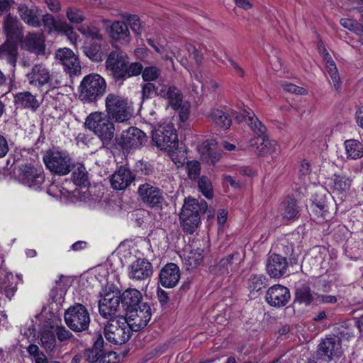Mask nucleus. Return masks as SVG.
Returning a JSON list of instances; mask_svg holds the SVG:
<instances>
[{
  "label": "nucleus",
  "mask_w": 363,
  "mask_h": 363,
  "mask_svg": "<svg viewBox=\"0 0 363 363\" xmlns=\"http://www.w3.org/2000/svg\"><path fill=\"white\" fill-rule=\"evenodd\" d=\"M249 110H244L240 115L235 116L238 122L241 123L245 121L250 127L252 130L257 135V138L250 140V145L255 148V151L259 155H272L278 150L277 143L274 140L270 139L266 135V127L261 123L257 117L250 113Z\"/></svg>",
  "instance_id": "1"
},
{
  "label": "nucleus",
  "mask_w": 363,
  "mask_h": 363,
  "mask_svg": "<svg viewBox=\"0 0 363 363\" xmlns=\"http://www.w3.org/2000/svg\"><path fill=\"white\" fill-rule=\"evenodd\" d=\"M207 207V203L203 200L199 201L190 197L185 199L180 213L181 224L185 233L192 234L197 229L201 214L206 212Z\"/></svg>",
  "instance_id": "2"
},
{
  "label": "nucleus",
  "mask_w": 363,
  "mask_h": 363,
  "mask_svg": "<svg viewBox=\"0 0 363 363\" xmlns=\"http://www.w3.org/2000/svg\"><path fill=\"white\" fill-rule=\"evenodd\" d=\"M106 90L105 79L98 74H89L80 82L79 99L84 104L94 103L105 94Z\"/></svg>",
  "instance_id": "3"
},
{
  "label": "nucleus",
  "mask_w": 363,
  "mask_h": 363,
  "mask_svg": "<svg viewBox=\"0 0 363 363\" xmlns=\"http://www.w3.org/2000/svg\"><path fill=\"white\" fill-rule=\"evenodd\" d=\"M110 118L102 112H94L86 118L85 126L93 131L103 143L108 145L114 137L115 127Z\"/></svg>",
  "instance_id": "4"
},
{
  "label": "nucleus",
  "mask_w": 363,
  "mask_h": 363,
  "mask_svg": "<svg viewBox=\"0 0 363 363\" xmlns=\"http://www.w3.org/2000/svg\"><path fill=\"white\" fill-rule=\"evenodd\" d=\"M134 329L123 315L112 319L104 326V334L106 340L113 345H121L128 342Z\"/></svg>",
  "instance_id": "5"
},
{
  "label": "nucleus",
  "mask_w": 363,
  "mask_h": 363,
  "mask_svg": "<svg viewBox=\"0 0 363 363\" xmlns=\"http://www.w3.org/2000/svg\"><path fill=\"white\" fill-rule=\"evenodd\" d=\"M106 111L108 118L116 123H125L132 117V108L126 98L116 94H109L105 100Z\"/></svg>",
  "instance_id": "6"
},
{
  "label": "nucleus",
  "mask_w": 363,
  "mask_h": 363,
  "mask_svg": "<svg viewBox=\"0 0 363 363\" xmlns=\"http://www.w3.org/2000/svg\"><path fill=\"white\" fill-rule=\"evenodd\" d=\"M64 320L67 326L76 333L88 330L91 322L90 314L87 308L79 303L70 306L65 311Z\"/></svg>",
  "instance_id": "7"
},
{
  "label": "nucleus",
  "mask_w": 363,
  "mask_h": 363,
  "mask_svg": "<svg viewBox=\"0 0 363 363\" xmlns=\"http://www.w3.org/2000/svg\"><path fill=\"white\" fill-rule=\"evenodd\" d=\"M152 142L161 150L172 151L177 149L179 140L173 124L164 123L155 128L152 133Z\"/></svg>",
  "instance_id": "8"
},
{
  "label": "nucleus",
  "mask_w": 363,
  "mask_h": 363,
  "mask_svg": "<svg viewBox=\"0 0 363 363\" xmlns=\"http://www.w3.org/2000/svg\"><path fill=\"white\" fill-rule=\"evenodd\" d=\"M345 336L344 332H335L326 335L318 345V354L321 358L327 359L328 362L340 358L343 353L342 341Z\"/></svg>",
  "instance_id": "9"
},
{
  "label": "nucleus",
  "mask_w": 363,
  "mask_h": 363,
  "mask_svg": "<svg viewBox=\"0 0 363 363\" xmlns=\"http://www.w3.org/2000/svg\"><path fill=\"white\" fill-rule=\"evenodd\" d=\"M43 159L45 167L51 172L64 176L70 172L71 158L65 151L49 150Z\"/></svg>",
  "instance_id": "10"
},
{
  "label": "nucleus",
  "mask_w": 363,
  "mask_h": 363,
  "mask_svg": "<svg viewBox=\"0 0 363 363\" xmlns=\"http://www.w3.org/2000/svg\"><path fill=\"white\" fill-rule=\"evenodd\" d=\"M100 294L101 298L99 301L98 308L101 316L108 320L121 317V315H117L121 303L119 291L104 289Z\"/></svg>",
  "instance_id": "11"
},
{
  "label": "nucleus",
  "mask_w": 363,
  "mask_h": 363,
  "mask_svg": "<svg viewBox=\"0 0 363 363\" xmlns=\"http://www.w3.org/2000/svg\"><path fill=\"white\" fill-rule=\"evenodd\" d=\"M26 77L30 85L37 87H42L48 84L54 89L60 84V81L55 79L54 75L43 64L35 65L27 73Z\"/></svg>",
  "instance_id": "12"
},
{
  "label": "nucleus",
  "mask_w": 363,
  "mask_h": 363,
  "mask_svg": "<svg viewBox=\"0 0 363 363\" xmlns=\"http://www.w3.org/2000/svg\"><path fill=\"white\" fill-rule=\"evenodd\" d=\"M128 64L127 55L121 50L111 51L106 61V68L116 81L124 80L126 65Z\"/></svg>",
  "instance_id": "13"
},
{
  "label": "nucleus",
  "mask_w": 363,
  "mask_h": 363,
  "mask_svg": "<svg viewBox=\"0 0 363 363\" xmlns=\"http://www.w3.org/2000/svg\"><path fill=\"white\" fill-rule=\"evenodd\" d=\"M138 194L141 201L150 208H162L165 202L162 190L148 183H144L139 186Z\"/></svg>",
  "instance_id": "14"
},
{
  "label": "nucleus",
  "mask_w": 363,
  "mask_h": 363,
  "mask_svg": "<svg viewBox=\"0 0 363 363\" xmlns=\"http://www.w3.org/2000/svg\"><path fill=\"white\" fill-rule=\"evenodd\" d=\"M147 141L145 133L136 127H130L123 130L118 139V145L126 151L133 148H139Z\"/></svg>",
  "instance_id": "15"
},
{
  "label": "nucleus",
  "mask_w": 363,
  "mask_h": 363,
  "mask_svg": "<svg viewBox=\"0 0 363 363\" xmlns=\"http://www.w3.org/2000/svg\"><path fill=\"white\" fill-rule=\"evenodd\" d=\"M18 177L22 184L35 190L40 189L45 181L42 169L28 164L21 166Z\"/></svg>",
  "instance_id": "16"
},
{
  "label": "nucleus",
  "mask_w": 363,
  "mask_h": 363,
  "mask_svg": "<svg viewBox=\"0 0 363 363\" xmlns=\"http://www.w3.org/2000/svg\"><path fill=\"white\" fill-rule=\"evenodd\" d=\"M56 61L61 64L70 76L80 73L81 66L77 55L67 48H60L55 52Z\"/></svg>",
  "instance_id": "17"
},
{
  "label": "nucleus",
  "mask_w": 363,
  "mask_h": 363,
  "mask_svg": "<svg viewBox=\"0 0 363 363\" xmlns=\"http://www.w3.org/2000/svg\"><path fill=\"white\" fill-rule=\"evenodd\" d=\"M152 316V311L150 305L143 303L131 312L128 313L124 318L130 322L134 330L137 331L144 328L150 321Z\"/></svg>",
  "instance_id": "18"
},
{
  "label": "nucleus",
  "mask_w": 363,
  "mask_h": 363,
  "mask_svg": "<svg viewBox=\"0 0 363 363\" xmlns=\"http://www.w3.org/2000/svg\"><path fill=\"white\" fill-rule=\"evenodd\" d=\"M291 298L289 289L281 284H275L268 289L265 296L266 302L274 307L285 306Z\"/></svg>",
  "instance_id": "19"
},
{
  "label": "nucleus",
  "mask_w": 363,
  "mask_h": 363,
  "mask_svg": "<svg viewBox=\"0 0 363 363\" xmlns=\"http://www.w3.org/2000/svg\"><path fill=\"white\" fill-rule=\"evenodd\" d=\"M152 273V264L144 258H138L128 267V277L133 280H147L151 277Z\"/></svg>",
  "instance_id": "20"
},
{
  "label": "nucleus",
  "mask_w": 363,
  "mask_h": 363,
  "mask_svg": "<svg viewBox=\"0 0 363 363\" xmlns=\"http://www.w3.org/2000/svg\"><path fill=\"white\" fill-rule=\"evenodd\" d=\"M119 297L125 315L139 307L143 303L142 301V294L135 289H127L121 294H119Z\"/></svg>",
  "instance_id": "21"
},
{
  "label": "nucleus",
  "mask_w": 363,
  "mask_h": 363,
  "mask_svg": "<svg viewBox=\"0 0 363 363\" xmlns=\"http://www.w3.org/2000/svg\"><path fill=\"white\" fill-rule=\"evenodd\" d=\"M287 268L286 257L277 254H272L268 257L266 269L271 277L280 278L286 273Z\"/></svg>",
  "instance_id": "22"
},
{
  "label": "nucleus",
  "mask_w": 363,
  "mask_h": 363,
  "mask_svg": "<svg viewBox=\"0 0 363 363\" xmlns=\"http://www.w3.org/2000/svg\"><path fill=\"white\" fill-rule=\"evenodd\" d=\"M17 11L21 18L27 25L33 28L41 26L40 11L36 6L20 4L17 6Z\"/></svg>",
  "instance_id": "23"
},
{
  "label": "nucleus",
  "mask_w": 363,
  "mask_h": 363,
  "mask_svg": "<svg viewBox=\"0 0 363 363\" xmlns=\"http://www.w3.org/2000/svg\"><path fill=\"white\" fill-rule=\"evenodd\" d=\"M180 279V270L174 263L166 264L160 271V283L165 288H173Z\"/></svg>",
  "instance_id": "24"
},
{
  "label": "nucleus",
  "mask_w": 363,
  "mask_h": 363,
  "mask_svg": "<svg viewBox=\"0 0 363 363\" xmlns=\"http://www.w3.org/2000/svg\"><path fill=\"white\" fill-rule=\"evenodd\" d=\"M135 180V175L124 167H120L111 176V184L116 190H124Z\"/></svg>",
  "instance_id": "25"
},
{
  "label": "nucleus",
  "mask_w": 363,
  "mask_h": 363,
  "mask_svg": "<svg viewBox=\"0 0 363 363\" xmlns=\"http://www.w3.org/2000/svg\"><path fill=\"white\" fill-rule=\"evenodd\" d=\"M23 48L35 54L40 55L45 53V37L42 33H28L23 41Z\"/></svg>",
  "instance_id": "26"
},
{
  "label": "nucleus",
  "mask_w": 363,
  "mask_h": 363,
  "mask_svg": "<svg viewBox=\"0 0 363 363\" xmlns=\"http://www.w3.org/2000/svg\"><path fill=\"white\" fill-rule=\"evenodd\" d=\"M158 96L167 99L169 106L174 109H179L182 107L183 94L174 86L163 85L158 91Z\"/></svg>",
  "instance_id": "27"
},
{
  "label": "nucleus",
  "mask_w": 363,
  "mask_h": 363,
  "mask_svg": "<svg viewBox=\"0 0 363 363\" xmlns=\"http://www.w3.org/2000/svg\"><path fill=\"white\" fill-rule=\"evenodd\" d=\"M14 104L18 108L35 111L40 106V102L35 95L30 91H21L15 94Z\"/></svg>",
  "instance_id": "28"
},
{
  "label": "nucleus",
  "mask_w": 363,
  "mask_h": 363,
  "mask_svg": "<svg viewBox=\"0 0 363 363\" xmlns=\"http://www.w3.org/2000/svg\"><path fill=\"white\" fill-rule=\"evenodd\" d=\"M238 262L239 253H232L222 258L212 270L220 275H228L237 269Z\"/></svg>",
  "instance_id": "29"
},
{
  "label": "nucleus",
  "mask_w": 363,
  "mask_h": 363,
  "mask_svg": "<svg viewBox=\"0 0 363 363\" xmlns=\"http://www.w3.org/2000/svg\"><path fill=\"white\" fill-rule=\"evenodd\" d=\"M103 41L86 40L82 47L84 55L92 62H99L104 60V53L102 50Z\"/></svg>",
  "instance_id": "30"
},
{
  "label": "nucleus",
  "mask_w": 363,
  "mask_h": 363,
  "mask_svg": "<svg viewBox=\"0 0 363 363\" xmlns=\"http://www.w3.org/2000/svg\"><path fill=\"white\" fill-rule=\"evenodd\" d=\"M206 117L211 123L223 130L228 129L232 124L229 116L219 109L211 110L206 114Z\"/></svg>",
  "instance_id": "31"
},
{
  "label": "nucleus",
  "mask_w": 363,
  "mask_h": 363,
  "mask_svg": "<svg viewBox=\"0 0 363 363\" xmlns=\"http://www.w3.org/2000/svg\"><path fill=\"white\" fill-rule=\"evenodd\" d=\"M331 203L330 196L326 195L316 194L311 205L312 211L324 219L327 218V213L329 211V206Z\"/></svg>",
  "instance_id": "32"
},
{
  "label": "nucleus",
  "mask_w": 363,
  "mask_h": 363,
  "mask_svg": "<svg viewBox=\"0 0 363 363\" xmlns=\"http://www.w3.org/2000/svg\"><path fill=\"white\" fill-rule=\"evenodd\" d=\"M18 54L16 44L10 40H6L3 45H0V58L6 60L8 63L15 66Z\"/></svg>",
  "instance_id": "33"
},
{
  "label": "nucleus",
  "mask_w": 363,
  "mask_h": 363,
  "mask_svg": "<svg viewBox=\"0 0 363 363\" xmlns=\"http://www.w3.org/2000/svg\"><path fill=\"white\" fill-rule=\"evenodd\" d=\"M56 342V337L52 328H44L40 332V344L46 353L50 354L54 351Z\"/></svg>",
  "instance_id": "34"
},
{
  "label": "nucleus",
  "mask_w": 363,
  "mask_h": 363,
  "mask_svg": "<svg viewBox=\"0 0 363 363\" xmlns=\"http://www.w3.org/2000/svg\"><path fill=\"white\" fill-rule=\"evenodd\" d=\"M316 293L312 292L307 285H301L296 288L295 293V301L305 306L315 303Z\"/></svg>",
  "instance_id": "35"
},
{
  "label": "nucleus",
  "mask_w": 363,
  "mask_h": 363,
  "mask_svg": "<svg viewBox=\"0 0 363 363\" xmlns=\"http://www.w3.org/2000/svg\"><path fill=\"white\" fill-rule=\"evenodd\" d=\"M110 34L113 40L127 43L129 42L130 32L128 27L123 21H115L111 26Z\"/></svg>",
  "instance_id": "36"
},
{
  "label": "nucleus",
  "mask_w": 363,
  "mask_h": 363,
  "mask_svg": "<svg viewBox=\"0 0 363 363\" xmlns=\"http://www.w3.org/2000/svg\"><path fill=\"white\" fill-rule=\"evenodd\" d=\"M4 30L9 39H17L21 33V23L16 17L9 14L4 20Z\"/></svg>",
  "instance_id": "37"
},
{
  "label": "nucleus",
  "mask_w": 363,
  "mask_h": 363,
  "mask_svg": "<svg viewBox=\"0 0 363 363\" xmlns=\"http://www.w3.org/2000/svg\"><path fill=\"white\" fill-rule=\"evenodd\" d=\"M3 263L4 260L0 259V290L4 289L6 296L11 299L14 295L16 287L9 286L10 280L13 279V274L3 268Z\"/></svg>",
  "instance_id": "38"
},
{
  "label": "nucleus",
  "mask_w": 363,
  "mask_h": 363,
  "mask_svg": "<svg viewBox=\"0 0 363 363\" xmlns=\"http://www.w3.org/2000/svg\"><path fill=\"white\" fill-rule=\"evenodd\" d=\"M331 186L334 194H341L347 192L351 186L352 180L343 174H334Z\"/></svg>",
  "instance_id": "39"
},
{
  "label": "nucleus",
  "mask_w": 363,
  "mask_h": 363,
  "mask_svg": "<svg viewBox=\"0 0 363 363\" xmlns=\"http://www.w3.org/2000/svg\"><path fill=\"white\" fill-rule=\"evenodd\" d=\"M281 212L283 218L286 219L295 218L299 212L296 201L293 198H287L281 203Z\"/></svg>",
  "instance_id": "40"
},
{
  "label": "nucleus",
  "mask_w": 363,
  "mask_h": 363,
  "mask_svg": "<svg viewBox=\"0 0 363 363\" xmlns=\"http://www.w3.org/2000/svg\"><path fill=\"white\" fill-rule=\"evenodd\" d=\"M346 154L348 158L357 160L363 155V145L357 140H347L345 142Z\"/></svg>",
  "instance_id": "41"
},
{
  "label": "nucleus",
  "mask_w": 363,
  "mask_h": 363,
  "mask_svg": "<svg viewBox=\"0 0 363 363\" xmlns=\"http://www.w3.org/2000/svg\"><path fill=\"white\" fill-rule=\"evenodd\" d=\"M78 31L90 40L104 41V36L100 33L99 28L94 24H84L77 28Z\"/></svg>",
  "instance_id": "42"
},
{
  "label": "nucleus",
  "mask_w": 363,
  "mask_h": 363,
  "mask_svg": "<svg viewBox=\"0 0 363 363\" xmlns=\"http://www.w3.org/2000/svg\"><path fill=\"white\" fill-rule=\"evenodd\" d=\"M72 179L78 186H86L88 182V172L83 164L78 163L72 172Z\"/></svg>",
  "instance_id": "43"
},
{
  "label": "nucleus",
  "mask_w": 363,
  "mask_h": 363,
  "mask_svg": "<svg viewBox=\"0 0 363 363\" xmlns=\"http://www.w3.org/2000/svg\"><path fill=\"white\" fill-rule=\"evenodd\" d=\"M55 32L66 35L72 42L77 40V35L74 30L73 26L65 21H60L57 23Z\"/></svg>",
  "instance_id": "44"
},
{
  "label": "nucleus",
  "mask_w": 363,
  "mask_h": 363,
  "mask_svg": "<svg viewBox=\"0 0 363 363\" xmlns=\"http://www.w3.org/2000/svg\"><path fill=\"white\" fill-rule=\"evenodd\" d=\"M267 285V279L262 274L252 275L248 280V287L250 291L258 292Z\"/></svg>",
  "instance_id": "45"
},
{
  "label": "nucleus",
  "mask_w": 363,
  "mask_h": 363,
  "mask_svg": "<svg viewBox=\"0 0 363 363\" xmlns=\"http://www.w3.org/2000/svg\"><path fill=\"white\" fill-rule=\"evenodd\" d=\"M66 16L74 24H81L85 20L83 11L74 6H69L66 9Z\"/></svg>",
  "instance_id": "46"
},
{
  "label": "nucleus",
  "mask_w": 363,
  "mask_h": 363,
  "mask_svg": "<svg viewBox=\"0 0 363 363\" xmlns=\"http://www.w3.org/2000/svg\"><path fill=\"white\" fill-rule=\"evenodd\" d=\"M198 186L204 196L207 199L213 198V186L211 182L206 176H202L199 179Z\"/></svg>",
  "instance_id": "47"
},
{
  "label": "nucleus",
  "mask_w": 363,
  "mask_h": 363,
  "mask_svg": "<svg viewBox=\"0 0 363 363\" xmlns=\"http://www.w3.org/2000/svg\"><path fill=\"white\" fill-rule=\"evenodd\" d=\"M161 74V69L156 66H148L143 68L142 78L145 82L155 81Z\"/></svg>",
  "instance_id": "48"
},
{
  "label": "nucleus",
  "mask_w": 363,
  "mask_h": 363,
  "mask_svg": "<svg viewBox=\"0 0 363 363\" xmlns=\"http://www.w3.org/2000/svg\"><path fill=\"white\" fill-rule=\"evenodd\" d=\"M340 24L345 28L354 32L363 40V25L350 18H342Z\"/></svg>",
  "instance_id": "49"
},
{
  "label": "nucleus",
  "mask_w": 363,
  "mask_h": 363,
  "mask_svg": "<svg viewBox=\"0 0 363 363\" xmlns=\"http://www.w3.org/2000/svg\"><path fill=\"white\" fill-rule=\"evenodd\" d=\"M186 171L190 179L194 180L199 179L201 173L200 162L195 160L188 161L186 164Z\"/></svg>",
  "instance_id": "50"
},
{
  "label": "nucleus",
  "mask_w": 363,
  "mask_h": 363,
  "mask_svg": "<svg viewBox=\"0 0 363 363\" xmlns=\"http://www.w3.org/2000/svg\"><path fill=\"white\" fill-rule=\"evenodd\" d=\"M203 259V251L201 252H197L195 250H191L186 258V264L189 268H196L199 266Z\"/></svg>",
  "instance_id": "51"
},
{
  "label": "nucleus",
  "mask_w": 363,
  "mask_h": 363,
  "mask_svg": "<svg viewBox=\"0 0 363 363\" xmlns=\"http://www.w3.org/2000/svg\"><path fill=\"white\" fill-rule=\"evenodd\" d=\"M143 68L144 67L140 62H128V65H126L124 80L132 77L138 76L140 74H142Z\"/></svg>",
  "instance_id": "52"
},
{
  "label": "nucleus",
  "mask_w": 363,
  "mask_h": 363,
  "mask_svg": "<svg viewBox=\"0 0 363 363\" xmlns=\"http://www.w3.org/2000/svg\"><path fill=\"white\" fill-rule=\"evenodd\" d=\"M160 89L155 86V84L152 82H147L142 86V99L145 101L152 97L155 94L158 96Z\"/></svg>",
  "instance_id": "53"
},
{
  "label": "nucleus",
  "mask_w": 363,
  "mask_h": 363,
  "mask_svg": "<svg viewBox=\"0 0 363 363\" xmlns=\"http://www.w3.org/2000/svg\"><path fill=\"white\" fill-rule=\"evenodd\" d=\"M57 21L55 19V17L50 13H46L42 16V22L46 30L48 33H52L55 32L56 30Z\"/></svg>",
  "instance_id": "54"
},
{
  "label": "nucleus",
  "mask_w": 363,
  "mask_h": 363,
  "mask_svg": "<svg viewBox=\"0 0 363 363\" xmlns=\"http://www.w3.org/2000/svg\"><path fill=\"white\" fill-rule=\"evenodd\" d=\"M55 337L61 342H65L74 337L73 334L63 325H57L55 329Z\"/></svg>",
  "instance_id": "55"
},
{
  "label": "nucleus",
  "mask_w": 363,
  "mask_h": 363,
  "mask_svg": "<svg viewBox=\"0 0 363 363\" xmlns=\"http://www.w3.org/2000/svg\"><path fill=\"white\" fill-rule=\"evenodd\" d=\"M328 73L329 74L331 80L333 83V86L337 91L340 90V77L336 65L325 67Z\"/></svg>",
  "instance_id": "56"
},
{
  "label": "nucleus",
  "mask_w": 363,
  "mask_h": 363,
  "mask_svg": "<svg viewBox=\"0 0 363 363\" xmlns=\"http://www.w3.org/2000/svg\"><path fill=\"white\" fill-rule=\"evenodd\" d=\"M28 353L33 357L35 363H38V361L43 359L46 355L45 354L40 350L39 347L35 344H30L27 347Z\"/></svg>",
  "instance_id": "57"
},
{
  "label": "nucleus",
  "mask_w": 363,
  "mask_h": 363,
  "mask_svg": "<svg viewBox=\"0 0 363 363\" xmlns=\"http://www.w3.org/2000/svg\"><path fill=\"white\" fill-rule=\"evenodd\" d=\"M102 353L103 351H98L92 348L84 352V357L89 363H99Z\"/></svg>",
  "instance_id": "58"
},
{
  "label": "nucleus",
  "mask_w": 363,
  "mask_h": 363,
  "mask_svg": "<svg viewBox=\"0 0 363 363\" xmlns=\"http://www.w3.org/2000/svg\"><path fill=\"white\" fill-rule=\"evenodd\" d=\"M132 30L136 34H140L142 32L141 23L139 18L136 15H129L127 18Z\"/></svg>",
  "instance_id": "59"
},
{
  "label": "nucleus",
  "mask_w": 363,
  "mask_h": 363,
  "mask_svg": "<svg viewBox=\"0 0 363 363\" xmlns=\"http://www.w3.org/2000/svg\"><path fill=\"white\" fill-rule=\"evenodd\" d=\"M337 302V297L332 295H323L318 294L316 293L315 296V304H321V303H335Z\"/></svg>",
  "instance_id": "60"
},
{
  "label": "nucleus",
  "mask_w": 363,
  "mask_h": 363,
  "mask_svg": "<svg viewBox=\"0 0 363 363\" xmlns=\"http://www.w3.org/2000/svg\"><path fill=\"white\" fill-rule=\"evenodd\" d=\"M283 87L284 89L286 91L298 95H305L306 94V90L304 88L298 86L291 83L284 84Z\"/></svg>",
  "instance_id": "61"
},
{
  "label": "nucleus",
  "mask_w": 363,
  "mask_h": 363,
  "mask_svg": "<svg viewBox=\"0 0 363 363\" xmlns=\"http://www.w3.org/2000/svg\"><path fill=\"white\" fill-rule=\"evenodd\" d=\"M118 356L116 352L102 353L99 363H118Z\"/></svg>",
  "instance_id": "62"
},
{
  "label": "nucleus",
  "mask_w": 363,
  "mask_h": 363,
  "mask_svg": "<svg viewBox=\"0 0 363 363\" xmlns=\"http://www.w3.org/2000/svg\"><path fill=\"white\" fill-rule=\"evenodd\" d=\"M48 9L53 13H58L61 11L62 6L60 0H43Z\"/></svg>",
  "instance_id": "63"
},
{
  "label": "nucleus",
  "mask_w": 363,
  "mask_h": 363,
  "mask_svg": "<svg viewBox=\"0 0 363 363\" xmlns=\"http://www.w3.org/2000/svg\"><path fill=\"white\" fill-rule=\"evenodd\" d=\"M8 152V142L5 137L0 134V158L4 157Z\"/></svg>",
  "instance_id": "64"
}]
</instances>
